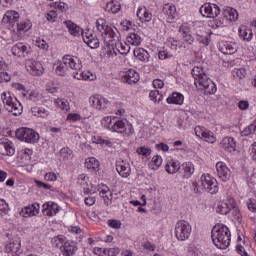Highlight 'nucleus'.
<instances>
[{
    "instance_id": "f257e3e1",
    "label": "nucleus",
    "mask_w": 256,
    "mask_h": 256,
    "mask_svg": "<svg viewBox=\"0 0 256 256\" xmlns=\"http://www.w3.org/2000/svg\"><path fill=\"white\" fill-rule=\"evenodd\" d=\"M211 237L218 249H227L231 243V231L223 224H218L212 228Z\"/></svg>"
},
{
    "instance_id": "f03ea898",
    "label": "nucleus",
    "mask_w": 256,
    "mask_h": 256,
    "mask_svg": "<svg viewBox=\"0 0 256 256\" xmlns=\"http://www.w3.org/2000/svg\"><path fill=\"white\" fill-rule=\"evenodd\" d=\"M56 73L60 75V77H65L69 71V69H81L83 64L81 60L77 58V56L65 55L62 58V61L56 64Z\"/></svg>"
},
{
    "instance_id": "7ed1b4c3",
    "label": "nucleus",
    "mask_w": 256,
    "mask_h": 256,
    "mask_svg": "<svg viewBox=\"0 0 256 256\" xmlns=\"http://www.w3.org/2000/svg\"><path fill=\"white\" fill-rule=\"evenodd\" d=\"M96 27L101 33L104 42L107 43L108 47H113V45H115L113 42L117 41V33L113 31V28L105 25V20L103 19L97 20Z\"/></svg>"
},
{
    "instance_id": "20e7f679",
    "label": "nucleus",
    "mask_w": 256,
    "mask_h": 256,
    "mask_svg": "<svg viewBox=\"0 0 256 256\" xmlns=\"http://www.w3.org/2000/svg\"><path fill=\"white\" fill-rule=\"evenodd\" d=\"M174 233L178 241H187L191 235V224L185 220L177 222Z\"/></svg>"
},
{
    "instance_id": "39448f33",
    "label": "nucleus",
    "mask_w": 256,
    "mask_h": 256,
    "mask_svg": "<svg viewBox=\"0 0 256 256\" xmlns=\"http://www.w3.org/2000/svg\"><path fill=\"white\" fill-rule=\"evenodd\" d=\"M16 137L19 141L25 143H37L39 141V133L31 128H19L16 130Z\"/></svg>"
},
{
    "instance_id": "423d86ee",
    "label": "nucleus",
    "mask_w": 256,
    "mask_h": 256,
    "mask_svg": "<svg viewBox=\"0 0 256 256\" xmlns=\"http://www.w3.org/2000/svg\"><path fill=\"white\" fill-rule=\"evenodd\" d=\"M200 181L203 189H205L207 193L214 195V193L219 191V183L217 182V179L211 177L210 174H203Z\"/></svg>"
},
{
    "instance_id": "0eeeda50",
    "label": "nucleus",
    "mask_w": 256,
    "mask_h": 256,
    "mask_svg": "<svg viewBox=\"0 0 256 256\" xmlns=\"http://www.w3.org/2000/svg\"><path fill=\"white\" fill-rule=\"evenodd\" d=\"M25 67L26 71H28L30 75H34V77H39L40 75H43V73H45V68H43V64L33 58L26 60Z\"/></svg>"
},
{
    "instance_id": "6e6552de",
    "label": "nucleus",
    "mask_w": 256,
    "mask_h": 256,
    "mask_svg": "<svg viewBox=\"0 0 256 256\" xmlns=\"http://www.w3.org/2000/svg\"><path fill=\"white\" fill-rule=\"evenodd\" d=\"M110 131H113L114 133H121L123 135H131V133H133V125L115 118Z\"/></svg>"
},
{
    "instance_id": "1a4fd4ad",
    "label": "nucleus",
    "mask_w": 256,
    "mask_h": 256,
    "mask_svg": "<svg viewBox=\"0 0 256 256\" xmlns=\"http://www.w3.org/2000/svg\"><path fill=\"white\" fill-rule=\"evenodd\" d=\"M200 13L203 17L215 19L221 14V8L217 4L206 3L200 7Z\"/></svg>"
},
{
    "instance_id": "9d476101",
    "label": "nucleus",
    "mask_w": 256,
    "mask_h": 256,
    "mask_svg": "<svg viewBox=\"0 0 256 256\" xmlns=\"http://www.w3.org/2000/svg\"><path fill=\"white\" fill-rule=\"evenodd\" d=\"M195 135L196 137H199L200 139H204L207 143H215L216 138L213 132L210 130H207L203 126H198L195 128Z\"/></svg>"
},
{
    "instance_id": "9b49d317",
    "label": "nucleus",
    "mask_w": 256,
    "mask_h": 256,
    "mask_svg": "<svg viewBox=\"0 0 256 256\" xmlns=\"http://www.w3.org/2000/svg\"><path fill=\"white\" fill-rule=\"evenodd\" d=\"M192 76L194 78L195 87H199L203 82L209 79V77L205 73V70H203V67L200 66H195L192 69Z\"/></svg>"
},
{
    "instance_id": "f8f14e48",
    "label": "nucleus",
    "mask_w": 256,
    "mask_h": 256,
    "mask_svg": "<svg viewBox=\"0 0 256 256\" xmlns=\"http://www.w3.org/2000/svg\"><path fill=\"white\" fill-rule=\"evenodd\" d=\"M0 153L1 155H7L8 157H13L15 155V146L7 138L0 139Z\"/></svg>"
},
{
    "instance_id": "ddd939ff",
    "label": "nucleus",
    "mask_w": 256,
    "mask_h": 256,
    "mask_svg": "<svg viewBox=\"0 0 256 256\" xmlns=\"http://www.w3.org/2000/svg\"><path fill=\"white\" fill-rule=\"evenodd\" d=\"M11 52L15 57H27L31 53V46L19 42L12 47Z\"/></svg>"
},
{
    "instance_id": "4468645a",
    "label": "nucleus",
    "mask_w": 256,
    "mask_h": 256,
    "mask_svg": "<svg viewBox=\"0 0 256 256\" xmlns=\"http://www.w3.org/2000/svg\"><path fill=\"white\" fill-rule=\"evenodd\" d=\"M217 176L221 181H229L231 179V170L227 167L225 162H218L216 164Z\"/></svg>"
},
{
    "instance_id": "2eb2a0df",
    "label": "nucleus",
    "mask_w": 256,
    "mask_h": 256,
    "mask_svg": "<svg viewBox=\"0 0 256 256\" xmlns=\"http://www.w3.org/2000/svg\"><path fill=\"white\" fill-rule=\"evenodd\" d=\"M139 73L133 69L128 70L121 77L122 83H128V85H135V83H139Z\"/></svg>"
},
{
    "instance_id": "dca6fc26",
    "label": "nucleus",
    "mask_w": 256,
    "mask_h": 256,
    "mask_svg": "<svg viewBox=\"0 0 256 256\" xmlns=\"http://www.w3.org/2000/svg\"><path fill=\"white\" fill-rule=\"evenodd\" d=\"M82 39L90 49H99V38L90 31L82 33Z\"/></svg>"
},
{
    "instance_id": "f3484780",
    "label": "nucleus",
    "mask_w": 256,
    "mask_h": 256,
    "mask_svg": "<svg viewBox=\"0 0 256 256\" xmlns=\"http://www.w3.org/2000/svg\"><path fill=\"white\" fill-rule=\"evenodd\" d=\"M98 191L100 193V197L104 199L105 205H111L113 203V193L111 189L108 188L105 184L98 185Z\"/></svg>"
},
{
    "instance_id": "a211bd4d",
    "label": "nucleus",
    "mask_w": 256,
    "mask_h": 256,
    "mask_svg": "<svg viewBox=\"0 0 256 256\" xmlns=\"http://www.w3.org/2000/svg\"><path fill=\"white\" fill-rule=\"evenodd\" d=\"M89 102L92 107L99 109L100 111L102 109H107V106L109 105V100L101 96H91Z\"/></svg>"
},
{
    "instance_id": "6ab92c4d",
    "label": "nucleus",
    "mask_w": 256,
    "mask_h": 256,
    "mask_svg": "<svg viewBox=\"0 0 256 256\" xmlns=\"http://www.w3.org/2000/svg\"><path fill=\"white\" fill-rule=\"evenodd\" d=\"M116 171L120 177L127 179L131 175V165L126 161H121L116 164Z\"/></svg>"
},
{
    "instance_id": "aec40b11",
    "label": "nucleus",
    "mask_w": 256,
    "mask_h": 256,
    "mask_svg": "<svg viewBox=\"0 0 256 256\" xmlns=\"http://www.w3.org/2000/svg\"><path fill=\"white\" fill-rule=\"evenodd\" d=\"M197 89L201 91H205V93H209V95H214L217 92V86L213 83L212 80L206 78L199 86H196Z\"/></svg>"
},
{
    "instance_id": "412c9836",
    "label": "nucleus",
    "mask_w": 256,
    "mask_h": 256,
    "mask_svg": "<svg viewBox=\"0 0 256 256\" xmlns=\"http://www.w3.org/2000/svg\"><path fill=\"white\" fill-rule=\"evenodd\" d=\"M162 13L168 22L173 21V18L177 16V7L173 4H165Z\"/></svg>"
},
{
    "instance_id": "4be33fe9",
    "label": "nucleus",
    "mask_w": 256,
    "mask_h": 256,
    "mask_svg": "<svg viewBox=\"0 0 256 256\" xmlns=\"http://www.w3.org/2000/svg\"><path fill=\"white\" fill-rule=\"evenodd\" d=\"M220 147L221 149L228 151V153H232V151H235V148L237 147V142H235L233 137H225L220 142Z\"/></svg>"
},
{
    "instance_id": "5701e85b",
    "label": "nucleus",
    "mask_w": 256,
    "mask_h": 256,
    "mask_svg": "<svg viewBox=\"0 0 256 256\" xmlns=\"http://www.w3.org/2000/svg\"><path fill=\"white\" fill-rule=\"evenodd\" d=\"M43 214L47 217H53L54 215H57L59 213V205L54 202H47L43 205Z\"/></svg>"
},
{
    "instance_id": "b1692460",
    "label": "nucleus",
    "mask_w": 256,
    "mask_h": 256,
    "mask_svg": "<svg viewBox=\"0 0 256 256\" xmlns=\"http://www.w3.org/2000/svg\"><path fill=\"white\" fill-rule=\"evenodd\" d=\"M20 250H21V239L20 238L12 239L6 245L7 253H12V255L19 253Z\"/></svg>"
},
{
    "instance_id": "393cba45",
    "label": "nucleus",
    "mask_w": 256,
    "mask_h": 256,
    "mask_svg": "<svg viewBox=\"0 0 256 256\" xmlns=\"http://www.w3.org/2000/svg\"><path fill=\"white\" fill-rule=\"evenodd\" d=\"M136 17H138L141 23H149V21L153 19V14H151L147 8H139L137 10Z\"/></svg>"
},
{
    "instance_id": "a878e982",
    "label": "nucleus",
    "mask_w": 256,
    "mask_h": 256,
    "mask_svg": "<svg viewBox=\"0 0 256 256\" xmlns=\"http://www.w3.org/2000/svg\"><path fill=\"white\" fill-rule=\"evenodd\" d=\"M229 203L230 205L227 203H221L220 205H218L217 213H220V215H227L231 211V209H235V199L230 198Z\"/></svg>"
},
{
    "instance_id": "bb28decb",
    "label": "nucleus",
    "mask_w": 256,
    "mask_h": 256,
    "mask_svg": "<svg viewBox=\"0 0 256 256\" xmlns=\"http://www.w3.org/2000/svg\"><path fill=\"white\" fill-rule=\"evenodd\" d=\"M180 173H183V177H185V179H189V177H191V175L195 173V167L193 166V163H183L180 167Z\"/></svg>"
},
{
    "instance_id": "cd10ccee",
    "label": "nucleus",
    "mask_w": 256,
    "mask_h": 256,
    "mask_svg": "<svg viewBox=\"0 0 256 256\" xmlns=\"http://www.w3.org/2000/svg\"><path fill=\"white\" fill-rule=\"evenodd\" d=\"M63 255L64 256H74L77 253V245L75 242H65L63 246Z\"/></svg>"
},
{
    "instance_id": "c85d7f7f",
    "label": "nucleus",
    "mask_w": 256,
    "mask_h": 256,
    "mask_svg": "<svg viewBox=\"0 0 256 256\" xmlns=\"http://www.w3.org/2000/svg\"><path fill=\"white\" fill-rule=\"evenodd\" d=\"M69 33L71 35H73L74 37H80V35H83V29H81V27L77 26L75 23L71 22V21H67L65 22Z\"/></svg>"
},
{
    "instance_id": "c756f323",
    "label": "nucleus",
    "mask_w": 256,
    "mask_h": 256,
    "mask_svg": "<svg viewBox=\"0 0 256 256\" xmlns=\"http://www.w3.org/2000/svg\"><path fill=\"white\" fill-rule=\"evenodd\" d=\"M185 100V97L183 94L178 92H173L168 98L167 103L174 104V105H183V101Z\"/></svg>"
},
{
    "instance_id": "7c9ffc66",
    "label": "nucleus",
    "mask_w": 256,
    "mask_h": 256,
    "mask_svg": "<svg viewBox=\"0 0 256 256\" xmlns=\"http://www.w3.org/2000/svg\"><path fill=\"white\" fill-rule=\"evenodd\" d=\"M225 21H237L239 19V14L237 10L233 8H227L222 12Z\"/></svg>"
},
{
    "instance_id": "2f4dec72",
    "label": "nucleus",
    "mask_w": 256,
    "mask_h": 256,
    "mask_svg": "<svg viewBox=\"0 0 256 256\" xmlns=\"http://www.w3.org/2000/svg\"><path fill=\"white\" fill-rule=\"evenodd\" d=\"M4 23H11L13 25H17V21H19V13L16 11L7 12L3 17Z\"/></svg>"
},
{
    "instance_id": "473e14b6",
    "label": "nucleus",
    "mask_w": 256,
    "mask_h": 256,
    "mask_svg": "<svg viewBox=\"0 0 256 256\" xmlns=\"http://www.w3.org/2000/svg\"><path fill=\"white\" fill-rule=\"evenodd\" d=\"M83 67H80L79 69H72V74L74 79H77L78 81H93L95 79V76L90 75V76H83Z\"/></svg>"
},
{
    "instance_id": "72a5a7b5",
    "label": "nucleus",
    "mask_w": 256,
    "mask_h": 256,
    "mask_svg": "<svg viewBox=\"0 0 256 256\" xmlns=\"http://www.w3.org/2000/svg\"><path fill=\"white\" fill-rule=\"evenodd\" d=\"M32 113L36 117H42V119H46V117H49V109L43 108V107H33Z\"/></svg>"
},
{
    "instance_id": "f704fd0d",
    "label": "nucleus",
    "mask_w": 256,
    "mask_h": 256,
    "mask_svg": "<svg viewBox=\"0 0 256 256\" xmlns=\"http://www.w3.org/2000/svg\"><path fill=\"white\" fill-rule=\"evenodd\" d=\"M6 109L9 113H12L17 117V115H21L23 113V107L21 106V103H13L11 106H6Z\"/></svg>"
},
{
    "instance_id": "c9c22d12",
    "label": "nucleus",
    "mask_w": 256,
    "mask_h": 256,
    "mask_svg": "<svg viewBox=\"0 0 256 256\" xmlns=\"http://www.w3.org/2000/svg\"><path fill=\"white\" fill-rule=\"evenodd\" d=\"M127 43L130 45H135L136 47H139L141 45V36L137 33H130V35L126 38Z\"/></svg>"
},
{
    "instance_id": "e433bc0d",
    "label": "nucleus",
    "mask_w": 256,
    "mask_h": 256,
    "mask_svg": "<svg viewBox=\"0 0 256 256\" xmlns=\"http://www.w3.org/2000/svg\"><path fill=\"white\" fill-rule=\"evenodd\" d=\"M165 170L170 175H174V173H176L177 171H181V166H179L177 162L171 160L169 163L166 164Z\"/></svg>"
},
{
    "instance_id": "4c0bfd02",
    "label": "nucleus",
    "mask_w": 256,
    "mask_h": 256,
    "mask_svg": "<svg viewBox=\"0 0 256 256\" xmlns=\"http://www.w3.org/2000/svg\"><path fill=\"white\" fill-rule=\"evenodd\" d=\"M14 31H18V33H21L22 31L27 32L29 29H31V22H17L16 24H13Z\"/></svg>"
},
{
    "instance_id": "58836bf2",
    "label": "nucleus",
    "mask_w": 256,
    "mask_h": 256,
    "mask_svg": "<svg viewBox=\"0 0 256 256\" xmlns=\"http://www.w3.org/2000/svg\"><path fill=\"white\" fill-rule=\"evenodd\" d=\"M115 47L120 55H127L131 51V47L127 43H122L120 41L115 42Z\"/></svg>"
},
{
    "instance_id": "ea45409f",
    "label": "nucleus",
    "mask_w": 256,
    "mask_h": 256,
    "mask_svg": "<svg viewBox=\"0 0 256 256\" xmlns=\"http://www.w3.org/2000/svg\"><path fill=\"white\" fill-rule=\"evenodd\" d=\"M134 55L139 59V61H149V53L145 49H134Z\"/></svg>"
},
{
    "instance_id": "a19ab883",
    "label": "nucleus",
    "mask_w": 256,
    "mask_h": 256,
    "mask_svg": "<svg viewBox=\"0 0 256 256\" xmlns=\"http://www.w3.org/2000/svg\"><path fill=\"white\" fill-rule=\"evenodd\" d=\"M1 99L6 107H11L15 103L13 100L17 101V98H13L9 92H3Z\"/></svg>"
},
{
    "instance_id": "79ce46f5",
    "label": "nucleus",
    "mask_w": 256,
    "mask_h": 256,
    "mask_svg": "<svg viewBox=\"0 0 256 256\" xmlns=\"http://www.w3.org/2000/svg\"><path fill=\"white\" fill-rule=\"evenodd\" d=\"M37 213V208H35V206H27L25 208H23L20 211V215L22 217H33L34 215H36Z\"/></svg>"
},
{
    "instance_id": "37998d69",
    "label": "nucleus",
    "mask_w": 256,
    "mask_h": 256,
    "mask_svg": "<svg viewBox=\"0 0 256 256\" xmlns=\"http://www.w3.org/2000/svg\"><path fill=\"white\" fill-rule=\"evenodd\" d=\"M239 37L244 41H251L253 39V32L247 28H239Z\"/></svg>"
},
{
    "instance_id": "c03bdc74",
    "label": "nucleus",
    "mask_w": 256,
    "mask_h": 256,
    "mask_svg": "<svg viewBox=\"0 0 256 256\" xmlns=\"http://www.w3.org/2000/svg\"><path fill=\"white\" fill-rule=\"evenodd\" d=\"M221 51L224 55H233V53L237 52V47L235 46V44L226 43L221 48Z\"/></svg>"
},
{
    "instance_id": "a18cd8bd",
    "label": "nucleus",
    "mask_w": 256,
    "mask_h": 256,
    "mask_svg": "<svg viewBox=\"0 0 256 256\" xmlns=\"http://www.w3.org/2000/svg\"><path fill=\"white\" fill-rule=\"evenodd\" d=\"M149 97L154 103H161V101H163V93L159 92L157 89L150 91Z\"/></svg>"
},
{
    "instance_id": "49530a36",
    "label": "nucleus",
    "mask_w": 256,
    "mask_h": 256,
    "mask_svg": "<svg viewBox=\"0 0 256 256\" xmlns=\"http://www.w3.org/2000/svg\"><path fill=\"white\" fill-rule=\"evenodd\" d=\"M85 165L87 169H92V171H97L99 169V160H96L94 157L86 159Z\"/></svg>"
},
{
    "instance_id": "de8ad7c7",
    "label": "nucleus",
    "mask_w": 256,
    "mask_h": 256,
    "mask_svg": "<svg viewBox=\"0 0 256 256\" xmlns=\"http://www.w3.org/2000/svg\"><path fill=\"white\" fill-rule=\"evenodd\" d=\"M60 157H63L65 161H69V159H73L75 155L73 154V150L69 147H64L60 150Z\"/></svg>"
},
{
    "instance_id": "09e8293b",
    "label": "nucleus",
    "mask_w": 256,
    "mask_h": 256,
    "mask_svg": "<svg viewBox=\"0 0 256 256\" xmlns=\"http://www.w3.org/2000/svg\"><path fill=\"white\" fill-rule=\"evenodd\" d=\"M106 11H111V13H119V11H121V4H119V2L111 1L107 3Z\"/></svg>"
},
{
    "instance_id": "8fccbe9b",
    "label": "nucleus",
    "mask_w": 256,
    "mask_h": 256,
    "mask_svg": "<svg viewBox=\"0 0 256 256\" xmlns=\"http://www.w3.org/2000/svg\"><path fill=\"white\" fill-rule=\"evenodd\" d=\"M115 119L116 118L113 116H106L102 119L101 124L103 125V127L111 131L113 127V123L115 122Z\"/></svg>"
},
{
    "instance_id": "3c124183",
    "label": "nucleus",
    "mask_w": 256,
    "mask_h": 256,
    "mask_svg": "<svg viewBox=\"0 0 256 256\" xmlns=\"http://www.w3.org/2000/svg\"><path fill=\"white\" fill-rule=\"evenodd\" d=\"M55 103L58 105V107L62 110V111H69L71 109V107L69 106V101L65 100V99H57L55 101Z\"/></svg>"
},
{
    "instance_id": "603ef678",
    "label": "nucleus",
    "mask_w": 256,
    "mask_h": 256,
    "mask_svg": "<svg viewBox=\"0 0 256 256\" xmlns=\"http://www.w3.org/2000/svg\"><path fill=\"white\" fill-rule=\"evenodd\" d=\"M160 165H163V158L156 155L152 158L151 169L156 170Z\"/></svg>"
},
{
    "instance_id": "864d4df0",
    "label": "nucleus",
    "mask_w": 256,
    "mask_h": 256,
    "mask_svg": "<svg viewBox=\"0 0 256 256\" xmlns=\"http://www.w3.org/2000/svg\"><path fill=\"white\" fill-rule=\"evenodd\" d=\"M63 241H65V236L63 235H58L52 238V245L54 247H63Z\"/></svg>"
},
{
    "instance_id": "5fc2aeb1",
    "label": "nucleus",
    "mask_w": 256,
    "mask_h": 256,
    "mask_svg": "<svg viewBox=\"0 0 256 256\" xmlns=\"http://www.w3.org/2000/svg\"><path fill=\"white\" fill-rule=\"evenodd\" d=\"M196 41H198V43H201L202 45H205L207 47V45L211 43V35H208V36L197 35Z\"/></svg>"
},
{
    "instance_id": "6e6d98bb",
    "label": "nucleus",
    "mask_w": 256,
    "mask_h": 256,
    "mask_svg": "<svg viewBox=\"0 0 256 256\" xmlns=\"http://www.w3.org/2000/svg\"><path fill=\"white\" fill-rule=\"evenodd\" d=\"M9 213V204L5 200H0V216L7 215Z\"/></svg>"
},
{
    "instance_id": "4d7b16f0",
    "label": "nucleus",
    "mask_w": 256,
    "mask_h": 256,
    "mask_svg": "<svg viewBox=\"0 0 256 256\" xmlns=\"http://www.w3.org/2000/svg\"><path fill=\"white\" fill-rule=\"evenodd\" d=\"M49 6L58 9V11H61V13H63V11H67V4L63 2L50 3Z\"/></svg>"
},
{
    "instance_id": "13d9d810",
    "label": "nucleus",
    "mask_w": 256,
    "mask_h": 256,
    "mask_svg": "<svg viewBox=\"0 0 256 256\" xmlns=\"http://www.w3.org/2000/svg\"><path fill=\"white\" fill-rule=\"evenodd\" d=\"M255 131H256L255 125L250 124L249 126L244 128V130L241 132V135L242 137H247V135H251L255 133Z\"/></svg>"
},
{
    "instance_id": "bf43d9fd",
    "label": "nucleus",
    "mask_w": 256,
    "mask_h": 256,
    "mask_svg": "<svg viewBox=\"0 0 256 256\" xmlns=\"http://www.w3.org/2000/svg\"><path fill=\"white\" fill-rule=\"evenodd\" d=\"M138 155H143L144 157H149L151 155V150L147 147H139L137 150Z\"/></svg>"
},
{
    "instance_id": "052dcab7",
    "label": "nucleus",
    "mask_w": 256,
    "mask_h": 256,
    "mask_svg": "<svg viewBox=\"0 0 256 256\" xmlns=\"http://www.w3.org/2000/svg\"><path fill=\"white\" fill-rule=\"evenodd\" d=\"M183 40L185 43H188V45H193V43H195V38L191 34H188L186 31L183 32Z\"/></svg>"
},
{
    "instance_id": "680f3d73",
    "label": "nucleus",
    "mask_w": 256,
    "mask_h": 256,
    "mask_svg": "<svg viewBox=\"0 0 256 256\" xmlns=\"http://www.w3.org/2000/svg\"><path fill=\"white\" fill-rule=\"evenodd\" d=\"M104 255L103 256H115L119 255V248H110V249H104L103 250Z\"/></svg>"
},
{
    "instance_id": "e2e57ef3",
    "label": "nucleus",
    "mask_w": 256,
    "mask_h": 256,
    "mask_svg": "<svg viewBox=\"0 0 256 256\" xmlns=\"http://www.w3.org/2000/svg\"><path fill=\"white\" fill-rule=\"evenodd\" d=\"M11 81V75L7 72H0V83H9Z\"/></svg>"
},
{
    "instance_id": "0e129e2a",
    "label": "nucleus",
    "mask_w": 256,
    "mask_h": 256,
    "mask_svg": "<svg viewBox=\"0 0 256 256\" xmlns=\"http://www.w3.org/2000/svg\"><path fill=\"white\" fill-rule=\"evenodd\" d=\"M78 183H79V185L84 187V185H87V183H89V177H87V175H85V174H80L78 176Z\"/></svg>"
},
{
    "instance_id": "69168bd1",
    "label": "nucleus",
    "mask_w": 256,
    "mask_h": 256,
    "mask_svg": "<svg viewBox=\"0 0 256 256\" xmlns=\"http://www.w3.org/2000/svg\"><path fill=\"white\" fill-rule=\"evenodd\" d=\"M46 19H47V21H51L52 23L55 22V19H57V11H55V10H50V11L46 14Z\"/></svg>"
},
{
    "instance_id": "338daca9",
    "label": "nucleus",
    "mask_w": 256,
    "mask_h": 256,
    "mask_svg": "<svg viewBox=\"0 0 256 256\" xmlns=\"http://www.w3.org/2000/svg\"><path fill=\"white\" fill-rule=\"evenodd\" d=\"M247 207L249 211L252 213H256V200L255 199H249L247 202Z\"/></svg>"
},
{
    "instance_id": "774afa93",
    "label": "nucleus",
    "mask_w": 256,
    "mask_h": 256,
    "mask_svg": "<svg viewBox=\"0 0 256 256\" xmlns=\"http://www.w3.org/2000/svg\"><path fill=\"white\" fill-rule=\"evenodd\" d=\"M45 181H55L57 179V174L54 172H48L44 176Z\"/></svg>"
}]
</instances>
